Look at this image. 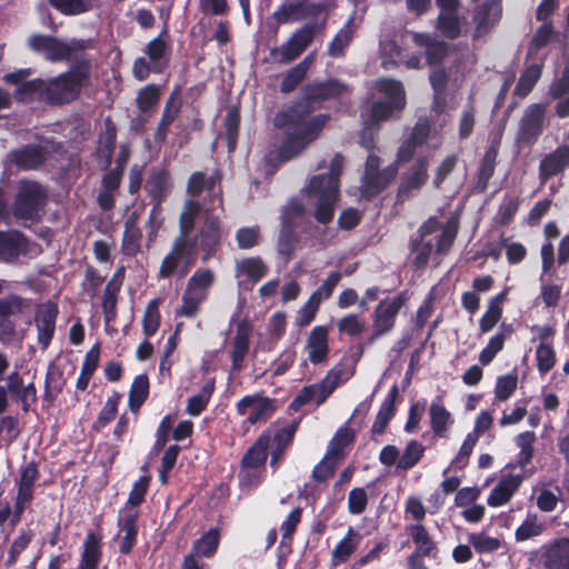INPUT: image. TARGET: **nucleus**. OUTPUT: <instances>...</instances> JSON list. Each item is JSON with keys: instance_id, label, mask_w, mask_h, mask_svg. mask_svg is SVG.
<instances>
[{"instance_id": "f257e3e1", "label": "nucleus", "mask_w": 569, "mask_h": 569, "mask_svg": "<svg viewBox=\"0 0 569 569\" xmlns=\"http://www.w3.org/2000/svg\"><path fill=\"white\" fill-rule=\"evenodd\" d=\"M343 167L345 158L340 153L321 160L317 169H328V172L313 176L302 190L307 204L313 208V216L320 223H328L333 218Z\"/></svg>"}, {"instance_id": "4be33fe9", "label": "nucleus", "mask_w": 569, "mask_h": 569, "mask_svg": "<svg viewBox=\"0 0 569 569\" xmlns=\"http://www.w3.org/2000/svg\"><path fill=\"white\" fill-rule=\"evenodd\" d=\"M219 181V177L211 176L206 179V177L201 172H194L191 174L188 181V193L190 196H198L202 190L207 189L212 193L211 198V208H208L209 211H216L217 209H222V199L220 193L214 190L217 182Z\"/></svg>"}, {"instance_id": "72a5a7b5", "label": "nucleus", "mask_w": 569, "mask_h": 569, "mask_svg": "<svg viewBox=\"0 0 569 569\" xmlns=\"http://www.w3.org/2000/svg\"><path fill=\"white\" fill-rule=\"evenodd\" d=\"M405 34L386 36L380 41V51L383 57L382 66L385 69H389L390 66L397 63V59L401 56V47L399 42H402Z\"/></svg>"}, {"instance_id": "ea45409f", "label": "nucleus", "mask_w": 569, "mask_h": 569, "mask_svg": "<svg viewBox=\"0 0 569 569\" xmlns=\"http://www.w3.org/2000/svg\"><path fill=\"white\" fill-rule=\"evenodd\" d=\"M341 382V370L332 369L328 372L325 379L318 383L313 385L315 388V405L320 406L326 401V399L333 392V390Z\"/></svg>"}, {"instance_id": "e433bc0d", "label": "nucleus", "mask_w": 569, "mask_h": 569, "mask_svg": "<svg viewBox=\"0 0 569 569\" xmlns=\"http://www.w3.org/2000/svg\"><path fill=\"white\" fill-rule=\"evenodd\" d=\"M278 23H292L306 19L305 2L286 1L273 13Z\"/></svg>"}, {"instance_id": "7ed1b4c3", "label": "nucleus", "mask_w": 569, "mask_h": 569, "mask_svg": "<svg viewBox=\"0 0 569 569\" xmlns=\"http://www.w3.org/2000/svg\"><path fill=\"white\" fill-rule=\"evenodd\" d=\"M91 63L80 60L71 68L52 79L46 80L44 102L50 104H63L73 101L81 89L89 84Z\"/></svg>"}, {"instance_id": "e2e57ef3", "label": "nucleus", "mask_w": 569, "mask_h": 569, "mask_svg": "<svg viewBox=\"0 0 569 569\" xmlns=\"http://www.w3.org/2000/svg\"><path fill=\"white\" fill-rule=\"evenodd\" d=\"M423 447L418 441H411L408 443L405 452L399 458L398 467L403 470L412 468L422 457Z\"/></svg>"}, {"instance_id": "69168bd1", "label": "nucleus", "mask_w": 569, "mask_h": 569, "mask_svg": "<svg viewBox=\"0 0 569 569\" xmlns=\"http://www.w3.org/2000/svg\"><path fill=\"white\" fill-rule=\"evenodd\" d=\"M339 332L357 337L366 329V322L356 315H348L337 322Z\"/></svg>"}, {"instance_id": "b1692460", "label": "nucleus", "mask_w": 569, "mask_h": 569, "mask_svg": "<svg viewBox=\"0 0 569 569\" xmlns=\"http://www.w3.org/2000/svg\"><path fill=\"white\" fill-rule=\"evenodd\" d=\"M546 109L541 104H531L527 108L521 122L519 133L521 139H536L542 129Z\"/></svg>"}, {"instance_id": "412c9836", "label": "nucleus", "mask_w": 569, "mask_h": 569, "mask_svg": "<svg viewBox=\"0 0 569 569\" xmlns=\"http://www.w3.org/2000/svg\"><path fill=\"white\" fill-rule=\"evenodd\" d=\"M433 123L426 118H420L412 129L411 142H425L439 137L441 129L446 126L449 117L442 112H432Z\"/></svg>"}, {"instance_id": "dca6fc26", "label": "nucleus", "mask_w": 569, "mask_h": 569, "mask_svg": "<svg viewBox=\"0 0 569 569\" xmlns=\"http://www.w3.org/2000/svg\"><path fill=\"white\" fill-rule=\"evenodd\" d=\"M138 516L139 511L131 508H123L119 512V531L116 539L119 540V550L121 553H129L136 545L138 535Z\"/></svg>"}, {"instance_id": "393cba45", "label": "nucleus", "mask_w": 569, "mask_h": 569, "mask_svg": "<svg viewBox=\"0 0 569 569\" xmlns=\"http://www.w3.org/2000/svg\"><path fill=\"white\" fill-rule=\"evenodd\" d=\"M346 86L337 80H329L326 82H313L305 88V106L313 101H322L337 96H340L346 91Z\"/></svg>"}, {"instance_id": "473e14b6", "label": "nucleus", "mask_w": 569, "mask_h": 569, "mask_svg": "<svg viewBox=\"0 0 569 569\" xmlns=\"http://www.w3.org/2000/svg\"><path fill=\"white\" fill-rule=\"evenodd\" d=\"M545 237L547 241L541 247L542 277L551 271L555 264V248L552 239L559 236V229L555 222H548L545 226Z\"/></svg>"}, {"instance_id": "9d476101", "label": "nucleus", "mask_w": 569, "mask_h": 569, "mask_svg": "<svg viewBox=\"0 0 569 569\" xmlns=\"http://www.w3.org/2000/svg\"><path fill=\"white\" fill-rule=\"evenodd\" d=\"M220 239L219 216L206 209L203 227L193 239L188 237V242L194 246V254L199 250L202 253V261H208L218 250Z\"/></svg>"}, {"instance_id": "5701e85b", "label": "nucleus", "mask_w": 569, "mask_h": 569, "mask_svg": "<svg viewBox=\"0 0 569 569\" xmlns=\"http://www.w3.org/2000/svg\"><path fill=\"white\" fill-rule=\"evenodd\" d=\"M102 537L96 531H89L86 536L81 559L78 569H98L101 559Z\"/></svg>"}, {"instance_id": "680f3d73", "label": "nucleus", "mask_w": 569, "mask_h": 569, "mask_svg": "<svg viewBox=\"0 0 569 569\" xmlns=\"http://www.w3.org/2000/svg\"><path fill=\"white\" fill-rule=\"evenodd\" d=\"M469 543L479 553H488L496 551L500 548V540L495 537H489L486 533H471L468 538Z\"/></svg>"}, {"instance_id": "4c0bfd02", "label": "nucleus", "mask_w": 569, "mask_h": 569, "mask_svg": "<svg viewBox=\"0 0 569 569\" xmlns=\"http://www.w3.org/2000/svg\"><path fill=\"white\" fill-rule=\"evenodd\" d=\"M313 59L315 53H310L300 63H298L296 67H293L290 71L287 72L280 87L282 92L292 91L302 81L307 71L312 64Z\"/></svg>"}, {"instance_id": "cd10ccee", "label": "nucleus", "mask_w": 569, "mask_h": 569, "mask_svg": "<svg viewBox=\"0 0 569 569\" xmlns=\"http://www.w3.org/2000/svg\"><path fill=\"white\" fill-rule=\"evenodd\" d=\"M250 332V325L244 320L239 321L231 352L232 367L234 370H239L241 368L244 357L249 351Z\"/></svg>"}, {"instance_id": "f3484780", "label": "nucleus", "mask_w": 569, "mask_h": 569, "mask_svg": "<svg viewBox=\"0 0 569 569\" xmlns=\"http://www.w3.org/2000/svg\"><path fill=\"white\" fill-rule=\"evenodd\" d=\"M305 352L308 361L320 365L327 361L329 353V333L325 326L315 327L306 341Z\"/></svg>"}, {"instance_id": "f03ea898", "label": "nucleus", "mask_w": 569, "mask_h": 569, "mask_svg": "<svg viewBox=\"0 0 569 569\" xmlns=\"http://www.w3.org/2000/svg\"><path fill=\"white\" fill-rule=\"evenodd\" d=\"M201 209L193 200H187L184 208L180 214V236L174 240L170 252L162 259L159 276L169 278L181 266V273L186 274L194 262V246L189 244L188 236L190 234L196 219L200 214Z\"/></svg>"}, {"instance_id": "1a4fd4ad", "label": "nucleus", "mask_w": 569, "mask_h": 569, "mask_svg": "<svg viewBox=\"0 0 569 569\" xmlns=\"http://www.w3.org/2000/svg\"><path fill=\"white\" fill-rule=\"evenodd\" d=\"M323 23H307L298 29L290 39L272 51L277 61L290 62L302 53L312 42L315 36L321 32Z\"/></svg>"}, {"instance_id": "f704fd0d", "label": "nucleus", "mask_w": 569, "mask_h": 569, "mask_svg": "<svg viewBox=\"0 0 569 569\" xmlns=\"http://www.w3.org/2000/svg\"><path fill=\"white\" fill-rule=\"evenodd\" d=\"M356 26L353 17H350L329 43L328 52L332 57H339L353 39Z\"/></svg>"}, {"instance_id": "2eb2a0df", "label": "nucleus", "mask_w": 569, "mask_h": 569, "mask_svg": "<svg viewBox=\"0 0 569 569\" xmlns=\"http://www.w3.org/2000/svg\"><path fill=\"white\" fill-rule=\"evenodd\" d=\"M421 238H429L436 241L437 252L445 253L452 244L457 236L455 222H448L445 227L437 219H429L420 228Z\"/></svg>"}, {"instance_id": "0eeeda50", "label": "nucleus", "mask_w": 569, "mask_h": 569, "mask_svg": "<svg viewBox=\"0 0 569 569\" xmlns=\"http://www.w3.org/2000/svg\"><path fill=\"white\" fill-rule=\"evenodd\" d=\"M88 42L84 40L71 39L68 41L58 38L32 34L28 40V46L36 52L42 53L43 57L52 62H60L71 59L78 52L87 48Z\"/></svg>"}, {"instance_id": "774afa93", "label": "nucleus", "mask_w": 569, "mask_h": 569, "mask_svg": "<svg viewBox=\"0 0 569 569\" xmlns=\"http://www.w3.org/2000/svg\"><path fill=\"white\" fill-rule=\"evenodd\" d=\"M170 186V178L166 171L153 173L148 181V188L153 198H162Z\"/></svg>"}, {"instance_id": "7c9ffc66", "label": "nucleus", "mask_w": 569, "mask_h": 569, "mask_svg": "<svg viewBox=\"0 0 569 569\" xmlns=\"http://www.w3.org/2000/svg\"><path fill=\"white\" fill-rule=\"evenodd\" d=\"M141 248V232L138 227L136 214H131L124 222V231L122 238V252L127 256H134Z\"/></svg>"}, {"instance_id": "6e6d98bb", "label": "nucleus", "mask_w": 569, "mask_h": 569, "mask_svg": "<svg viewBox=\"0 0 569 569\" xmlns=\"http://www.w3.org/2000/svg\"><path fill=\"white\" fill-rule=\"evenodd\" d=\"M336 7L335 0H318L312 2H305V14L306 19H319L322 18L323 26L326 19L331 10Z\"/></svg>"}, {"instance_id": "aec40b11", "label": "nucleus", "mask_w": 569, "mask_h": 569, "mask_svg": "<svg viewBox=\"0 0 569 569\" xmlns=\"http://www.w3.org/2000/svg\"><path fill=\"white\" fill-rule=\"evenodd\" d=\"M523 477L520 475H505L491 490L487 503L490 507H500L507 503L519 489Z\"/></svg>"}, {"instance_id": "423d86ee", "label": "nucleus", "mask_w": 569, "mask_h": 569, "mask_svg": "<svg viewBox=\"0 0 569 569\" xmlns=\"http://www.w3.org/2000/svg\"><path fill=\"white\" fill-rule=\"evenodd\" d=\"M47 200V190L40 183L22 180L19 182L11 212L23 223L38 221L43 214Z\"/></svg>"}, {"instance_id": "39448f33", "label": "nucleus", "mask_w": 569, "mask_h": 569, "mask_svg": "<svg viewBox=\"0 0 569 569\" xmlns=\"http://www.w3.org/2000/svg\"><path fill=\"white\" fill-rule=\"evenodd\" d=\"M303 102L296 103L291 107L280 110L273 118V126L296 139L317 138L318 132L326 126L329 120L327 114H319L309 120L303 119V114L308 112Z\"/></svg>"}, {"instance_id": "8fccbe9b", "label": "nucleus", "mask_w": 569, "mask_h": 569, "mask_svg": "<svg viewBox=\"0 0 569 569\" xmlns=\"http://www.w3.org/2000/svg\"><path fill=\"white\" fill-rule=\"evenodd\" d=\"M160 326V312H159V300L152 299L148 302L143 318L142 329L147 337H152L159 329Z\"/></svg>"}, {"instance_id": "a878e982", "label": "nucleus", "mask_w": 569, "mask_h": 569, "mask_svg": "<svg viewBox=\"0 0 569 569\" xmlns=\"http://www.w3.org/2000/svg\"><path fill=\"white\" fill-rule=\"evenodd\" d=\"M569 166V144L559 146L540 162V178L545 181Z\"/></svg>"}, {"instance_id": "a211bd4d", "label": "nucleus", "mask_w": 569, "mask_h": 569, "mask_svg": "<svg viewBox=\"0 0 569 569\" xmlns=\"http://www.w3.org/2000/svg\"><path fill=\"white\" fill-rule=\"evenodd\" d=\"M501 12L500 0H486V2L479 7L475 16V36L479 38L488 33L500 20Z\"/></svg>"}, {"instance_id": "0e129e2a", "label": "nucleus", "mask_w": 569, "mask_h": 569, "mask_svg": "<svg viewBox=\"0 0 569 569\" xmlns=\"http://www.w3.org/2000/svg\"><path fill=\"white\" fill-rule=\"evenodd\" d=\"M212 390L213 383H207L199 395L191 397L187 403V412L191 416L200 415L207 407Z\"/></svg>"}, {"instance_id": "79ce46f5", "label": "nucleus", "mask_w": 569, "mask_h": 569, "mask_svg": "<svg viewBox=\"0 0 569 569\" xmlns=\"http://www.w3.org/2000/svg\"><path fill=\"white\" fill-rule=\"evenodd\" d=\"M43 153L40 144H31L13 154V160L18 167L23 169H34L43 162Z\"/></svg>"}, {"instance_id": "58836bf2", "label": "nucleus", "mask_w": 569, "mask_h": 569, "mask_svg": "<svg viewBox=\"0 0 569 569\" xmlns=\"http://www.w3.org/2000/svg\"><path fill=\"white\" fill-rule=\"evenodd\" d=\"M397 395V388L393 387L388 397L383 400L376 420L372 425L371 431L375 435H381L385 432L389 421L395 415V397Z\"/></svg>"}, {"instance_id": "4d7b16f0", "label": "nucleus", "mask_w": 569, "mask_h": 569, "mask_svg": "<svg viewBox=\"0 0 569 569\" xmlns=\"http://www.w3.org/2000/svg\"><path fill=\"white\" fill-rule=\"evenodd\" d=\"M427 179V164L425 161H418L412 172L401 182L400 191L406 192L420 188Z\"/></svg>"}, {"instance_id": "c85d7f7f", "label": "nucleus", "mask_w": 569, "mask_h": 569, "mask_svg": "<svg viewBox=\"0 0 569 569\" xmlns=\"http://www.w3.org/2000/svg\"><path fill=\"white\" fill-rule=\"evenodd\" d=\"M361 541V536L352 528H349L343 538L338 541L331 551V560L335 566L345 563L358 549Z\"/></svg>"}, {"instance_id": "3c124183", "label": "nucleus", "mask_w": 569, "mask_h": 569, "mask_svg": "<svg viewBox=\"0 0 569 569\" xmlns=\"http://www.w3.org/2000/svg\"><path fill=\"white\" fill-rule=\"evenodd\" d=\"M50 3L61 13L68 16L81 14L89 11L94 0H49Z\"/></svg>"}, {"instance_id": "a18cd8bd", "label": "nucleus", "mask_w": 569, "mask_h": 569, "mask_svg": "<svg viewBox=\"0 0 569 569\" xmlns=\"http://www.w3.org/2000/svg\"><path fill=\"white\" fill-rule=\"evenodd\" d=\"M149 393V380L144 375L137 376L129 392V407L137 411L144 402Z\"/></svg>"}, {"instance_id": "ddd939ff", "label": "nucleus", "mask_w": 569, "mask_h": 569, "mask_svg": "<svg viewBox=\"0 0 569 569\" xmlns=\"http://www.w3.org/2000/svg\"><path fill=\"white\" fill-rule=\"evenodd\" d=\"M240 416L244 417L247 422L254 425L267 420L274 411L273 401L260 393L248 395L237 403Z\"/></svg>"}, {"instance_id": "09e8293b", "label": "nucleus", "mask_w": 569, "mask_h": 569, "mask_svg": "<svg viewBox=\"0 0 569 569\" xmlns=\"http://www.w3.org/2000/svg\"><path fill=\"white\" fill-rule=\"evenodd\" d=\"M430 83L435 91V101L432 112H442L445 110V102L441 99V94L446 89L447 73L440 68H435L430 73Z\"/></svg>"}, {"instance_id": "864d4df0", "label": "nucleus", "mask_w": 569, "mask_h": 569, "mask_svg": "<svg viewBox=\"0 0 569 569\" xmlns=\"http://www.w3.org/2000/svg\"><path fill=\"white\" fill-rule=\"evenodd\" d=\"M410 536L417 547V553L429 556L435 549L426 528L421 525H413L409 529Z\"/></svg>"}, {"instance_id": "9b49d317", "label": "nucleus", "mask_w": 569, "mask_h": 569, "mask_svg": "<svg viewBox=\"0 0 569 569\" xmlns=\"http://www.w3.org/2000/svg\"><path fill=\"white\" fill-rule=\"evenodd\" d=\"M403 305L405 298L402 295L389 297L379 302L373 313L372 341L393 328L396 318Z\"/></svg>"}, {"instance_id": "603ef678", "label": "nucleus", "mask_w": 569, "mask_h": 569, "mask_svg": "<svg viewBox=\"0 0 569 569\" xmlns=\"http://www.w3.org/2000/svg\"><path fill=\"white\" fill-rule=\"evenodd\" d=\"M540 76L541 69L538 64L528 67L521 74L515 88V93L521 98L526 97L533 89Z\"/></svg>"}, {"instance_id": "c756f323", "label": "nucleus", "mask_w": 569, "mask_h": 569, "mask_svg": "<svg viewBox=\"0 0 569 569\" xmlns=\"http://www.w3.org/2000/svg\"><path fill=\"white\" fill-rule=\"evenodd\" d=\"M270 437L261 436L242 458L243 476H250L251 467H263L267 459V450L270 447Z\"/></svg>"}, {"instance_id": "20e7f679", "label": "nucleus", "mask_w": 569, "mask_h": 569, "mask_svg": "<svg viewBox=\"0 0 569 569\" xmlns=\"http://www.w3.org/2000/svg\"><path fill=\"white\" fill-rule=\"evenodd\" d=\"M377 91L386 99L375 101L362 112L366 130L377 127L406 106V92L400 81L381 78L376 81Z\"/></svg>"}, {"instance_id": "de8ad7c7", "label": "nucleus", "mask_w": 569, "mask_h": 569, "mask_svg": "<svg viewBox=\"0 0 569 569\" xmlns=\"http://www.w3.org/2000/svg\"><path fill=\"white\" fill-rule=\"evenodd\" d=\"M306 207L297 199H291L281 210V223L296 229L303 221Z\"/></svg>"}, {"instance_id": "c03bdc74", "label": "nucleus", "mask_w": 569, "mask_h": 569, "mask_svg": "<svg viewBox=\"0 0 569 569\" xmlns=\"http://www.w3.org/2000/svg\"><path fill=\"white\" fill-rule=\"evenodd\" d=\"M219 530L211 528L193 543V553L200 557H211L219 546Z\"/></svg>"}, {"instance_id": "4468645a", "label": "nucleus", "mask_w": 569, "mask_h": 569, "mask_svg": "<svg viewBox=\"0 0 569 569\" xmlns=\"http://www.w3.org/2000/svg\"><path fill=\"white\" fill-rule=\"evenodd\" d=\"M29 252L30 242L20 231H0V261L13 263Z\"/></svg>"}, {"instance_id": "5fc2aeb1", "label": "nucleus", "mask_w": 569, "mask_h": 569, "mask_svg": "<svg viewBox=\"0 0 569 569\" xmlns=\"http://www.w3.org/2000/svg\"><path fill=\"white\" fill-rule=\"evenodd\" d=\"M438 29L448 39H455L460 34V21L457 12H440L438 17Z\"/></svg>"}, {"instance_id": "6ab92c4d", "label": "nucleus", "mask_w": 569, "mask_h": 569, "mask_svg": "<svg viewBox=\"0 0 569 569\" xmlns=\"http://www.w3.org/2000/svg\"><path fill=\"white\" fill-rule=\"evenodd\" d=\"M57 307L51 302L43 303L39 307L36 316V325L38 329V341L46 348L54 333Z\"/></svg>"}, {"instance_id": "c9c22d12", "label": "nucleus", "mask_w": 569, "mask_h": 569, "mask_svg": "<svg viewBox=\"0 0 569 569\" xmlns=\"http://www.w3.org/2000/svg\"><path fill=\"white\" fill-rule=\"evenodd\" d=\"M273 148L268 151L266 162L268 166L276 168L280 163L292 159L300 154L305 144H271Z\"/></svg>"}, {"instance_id": "338daca9", "label": "nucleus", "mask_w": 569, "mask_h": 569, "mask_svg": "<svg viewBox=\"0 0 569 569\" xmlns=\"http://www.w3.org/2000/svg\"><path fill=\"white\" fill-rule=\"evenodd\" d=\"M518 379L513 375L500 376L497 379L495 395L499 401L508 400L517 389Z\"/></svg>"}, {"instance_id": "a19ab883", "label": "nucleus", "mask_w": 569, "mask_h": 569, "mask_svg": "<svg viewBox=\"0 0 569 569\" xmlns=\"http://www.w3.org/2000/svg\"><path fill=\"white\" fill-rule=\"evenodd\" d=\"M412 41L420 46L426 47L427 57L430 63H435L440 60L446 53V44L443 42L431 39L428 34L409 32Z\"/></svg>"}, {"instance_id": "bf43d9fd", "label": "nucleus", "mask_w": 569, "mask_h": 569, "mask_svg": "<svg viewBox=\"0 0 569 569\" xmlns=\"http://www.w3.org/2000/svg\"><path fill=\"white\" fill-rule=\"evenodd\" d=\"M535 440L536 436L532 431H525L517 437V446L519 448L518 463L520 467L526 466L531 460Z\"/></svg>"}, {"instance_id": "f8f14e48", "label": "nucleus", "mask_w": 569, "mask_h": 569, "mask_svg": "<svg viewBox=\"0 0 569 569\" xmlns=\"http://www.w3.org/2000/svg\"><path fill=\"white\" fill-rule=\"evenodd\" d=\"M30 74L29 69H21L17 72L8 73L3 80L17 87L14 97L21 102L33 100L44 101L46 80L33 79L27 80Z\"/></svg>"}, {"instance_id": "37998d69", "label": "nucleus", "mask_w": 569, "mask_h": 569, "mask_svg": "<svg viewBox=\"0 0 569 569\" xmlns=\"http://www.w3.org/2000/svg\"><path fill=\"white\" fill-rule=\"evenodd\" d=\"M237 277H247L250 280H260L267 271L264 263L259 258H247L237 261Z\"/></svg>"}, {"instance_id": "49530a36", "label": "nucleus", "mask_w": 569, "mask_h": 569, "mask_svg": "<svg viewBox=\"0 0 569 569\" xmlns=\"http://www.w3.org/2000/svg\"><path fill=\"white\" fill-rule=\"evenodd\" d=\"M181 100L178 93L173 92L168 101L166 102V107L163 110V114L161 121L159 123V136L158 139L162 140L166 137L167 128L173 122L177 116L180 112Z\"/></svg>"}, {"instance_id": "2f4dec72", "label": "nucleus", "mask_w": 569, "mask_h": 569, "mask_svg": "<svg viewBox=\"0 0 569 569\" xmlns=\"http://www.w3.org/2000/svg\"><path fill=\"white\" fill-rule=\"evenodd\" d=\"M546 566L549 569H569V539H561L546 552Z\"/></svg>"}, {"instance_id": "052dcab7", "label": "nucleus", "mask_w": 569, "mask_h": 569, "mask_svg": "<svg viewBox=\"0 0 569 569\" xmlns=\"http://www.w3.org/2000/svg\"><path fill=\"white\" fill-rule=\"evenodd\" d=\"M543 530V526L538 521L536 515H528L523 522L516 530V539L525 541L532 537L539 536Z\"/></svg>"}, {"instance_id": "6e6552de", "label": "nucleus", "mask_w": 569, "mask_h": 569, "mask_svg": "<svg viewBox=\"0 0 569 569\" xmlns=\"http://www.w3.org/2000/svg\"><path fill=\"white\" fill-rule=\"evenodd\" d=\"M380 159L370 154L366 162L365 174L361 180V193L366 198L379 194L396 177L398 168L396 164L387 166L378 171Z\"/></svg>"}, {"instance_id": "bb28decb", "label": "nucleus", "mask_w": 569, "mask_h": 569, "mask_svg": "<svg viewBox=\"0 0 569 569\" xmlns=\"http://www.w3.org/2000/svg\"><path fill=\"white\" fill-rule=\"evenodd\" d=\"M430 426L433 433L440 438L447 436L453 423L451 413L442 405L441 398H436L429 407Z\"/></svg>"}, {"instance_id": "13d9d810", "label": "nucleus", "mask_w": 569, "mask_h": 569, "mask_svg": "<svg viewBox=\"0 0 569 569\" xmlns=\"http://www.w3.org/2000/svg\"><path fill=\"white\" fill-rule=\"evenodd\" d=\"M353 440V433L350 429L340 428L329 443L328 452L330 456L339 460L342 457L343 449Z\"/></svg>"}]
</instances>
